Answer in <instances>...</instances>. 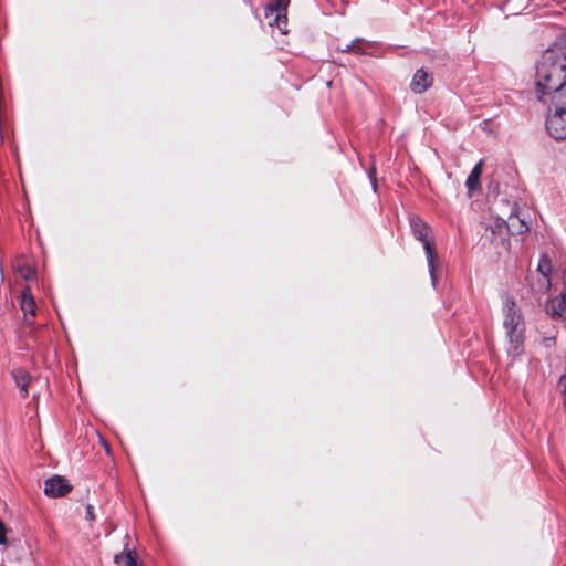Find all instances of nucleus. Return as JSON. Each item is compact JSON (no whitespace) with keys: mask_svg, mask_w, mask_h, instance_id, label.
I'll use <instances>...</instances> for the list:
<instances>
[{"mask_svg":"<svg viewBox=\"0 0 566 566\" xmlns=\"http://www.w3.org/2000/svg\"><path fill=\"white\" fill-rule=\"evenodd\" d=\"M538 96L566 91V39H558L542 55L536 69Z\"/></svg>","mask_w":566,"mask_h":566,"instance_id":"f257e3e1","label":"nucleus"},{"mask_svg":"<svg viewBox=\"0 0 566 566\" xmlns=\"http://www.w3.org/2000/svg\"><path fill=\"white\" fill-rule=\"evenodd\" d=\"M530 285L536 294H544L551 289V276H535L532 274Z\"/></svg>","mask_w":566,"mask_h":566,"instance_id":"4468645a","label":"nucleus"},{"mask_svg":"<svg viewBox=\"0 0 566 566\" xmlns=\"http://www.w3.org/2000/svg\"><path fill=\"white\" fill-rule=\"evenodd\" d=\"M547 105L546 129L555 139H566V91L538 96Z\"/></svg>","mask_w":566,"mask_h":566,"instance_id":"f03ea898","label":"nucleus"},{"mask_svg":"<svg viewBox=\"0 0 566 566\" xmlns=\"http://www.w3.org/2000/svg\"><path fill=\"white\" fill-rule=\"evenodd\" d=\"M552 264L547 255H542L535 272V276H551Z\"/></svg>","mask_w":566,"mask_h":566,"instance_id":"dca6fc26","label":"nucleus"},{"mask_svg":"<svg viewBox=\"0 0 566 566\" xmlns=\"http://www.w3.org/2000/svg\"><path fill=\"white\" fill-rule=\"evenodd\" d=\"M368 45H369V42H367L360 38H356L352 41V52L355 53L356 55H363L366 53L365 46H368Z\"/></svg>","mask_w":566,"mask_h":566,"instance_id":"f3484780","label":"nucleus"},{"mask_svg":"<svg viewBox=\"0 0 566 566\" xmlns=\"http://www.w3.org/2000/svg\"><path fill=\"white\" fill-rule=\"evenodd\" d=\"M522 323V316L516 310V305L513 301H509L505 305V318L504 328L509 338L511 349L518 354L521 345L523 343L520 325Z\"/></svg>","mask_w":566,"mask_h":566,"instance_id":"7ed1b4c3","label":"nucleus"},{"mask_svg":"<svg viewBox=\"0 0 566 566\" xmlns=\"http://www.w3.org/2000/svg\"><path fill=\"white\" fill-rule=\"evenodd\" d=\"M290 0H273L265 8V19L271 27L275 25L283 34L287 33L286 10Z\"/></svg>","mask_w":566,"mask_h":566,"instance_id":"20e7f679","label":"nucleus"},{"mask_svg":"<svg viewBox=\"0 0 566 566\" xmlns=\"http://www.w3.org/2000/svg\"><path fill=\"white\" fill-rule=\"evenodd\" d=\"M432 76L423 69H419L416 71L412 77L410 90L416 94H421L426 92L432 85Z\"/></svg>","mask_w":566,"mask_h":566,"instance_id":"0eeeda50","label":"nucleus"},{"mask_svg":"<svg viewBox=\"0 0 566 566\" xmlns=\"http://www.w3.org/2000/svg\"><path fill=\"white\" fill-rule=\"evenodd\" d=\"M72 491V485L61 475H53L44 482V493L50 497H61Z\"/></svg>","mask_w":566,"mask_h":566,"instance_id":"39448f33","label":"nucleus"},{"mask_svg":"<svg viewBox=\"0 0 566 566\" xmlns=\"http://www.w3.org/2000/svg\"><path fill=\"white\" fill-rule=\"evenodd\" d=\"M114 562L117 566H137L135 556L130 551L116 554Z\"/></svg>","mask_w":566,"mask_h":566,"instance_id":"2eb2a0df","label":"nucleus"},{"mask_svg":"<svg viewBox=\"0 0 566 566\" xmlns=\"http://www.w3.org/2000/svg\"><path fill=\"white\" fill-rule=\"evenodd\" d=\"M20 307L23 312V319L27 324H32L35 315V302L30 287H25L20 297Z\"/></svg>","mask_w":566,"mask_h":566,"instance_id":"423d86ee","label":"nucleus"},{"mask_svg":"<svg viewBox=\"0 0 566 566\" xmlns=\"http://www.w3.org/2000/svg\"><path fill=\"white\" fill-rule=\"evenodd\" d=\"M421 242H422L423 249L426 251V256H427V261H428V266H429L430 275H431L432 281L434 283L436 282L434 261L437 259L436 245H434V242L432 241V238H429V239H427L424 241H421Z\"/></svg>","mask_w":566,"mask_h":566,"instance_id":"f8f14e48","label":"nucleus"},{"mask_svg":"<svg viewBox=\"0 0 566 566\" xmlns=\"http://www.w3.org/2000/svg\"><path fill=\"white\" fill-rule=\"evenodd\" d=\"M410 227L415 238L420 242L431 238L430 227L419 217L413 216L410 218Z\"/></svg>","mask_w":566,"mask_h":566,"instance_id":"9d476101","label":"nucleus"},{"mask_svg":"<svg viewBox=\"0 0 566 566\" xmlns=\"http://www.w3.org/2000/svg\"><path fill=\"white\" fill-rule=\"evenodd\" d=\"M560 384L564 386L563 394H564L565 403H566V379L564 377L560 379Z\"/></svg>","mask_w":566,"mask_h":566,"instance_id":"4be33fe9","label":"nucleus"},{"mask_svg":"<svg viewBox=\"0 0 566 566\" xmlns=\"http://www.w3.org/2000/svg\"><path fill=\"white\" fill-rule=\"evenodd\" d=\"M20 272L25 280H32L35 276V271L29 266L20 269Z\"/></svg>","mask_w":566,"mask_h":566,"instance_id":"a211bd4d","label":"nucleus"},{"mask_svg":"<svg viewBox=\"0 0 566 566\" xmlns=\"http://www.w3.org/2000/svg\"><path fill=\"white\" fill-rule=\"evenodd\" d=\"M0 544H7V527L2 521H0Z\"/></svg>","mask_w":566,"mask_h":566,"instance_id":"6ab92c4d","label":"nucleus"},{"mask_svg":"<svg viewBox=\"0 0 566 566\" xmlns=\"http://www.w3.org/2000/svg\"><path fill=\"white\" fill-rule=\"evenodd\" d=\"M545 308L546 313L553 318L563 317L566 311V292H562L557 296L549 298Z\"/></svg>","mask_w":566,"mask_h":566,"instance_id":"6e6552de","label":"nucleus"},{"mask_svg":"<svg viewBox=\"0 0 566 566\" xmlns=\"http://www.w3.org/2000/svg\"><path fill=\"white\" fill-rule=\"evenodd\" d=\"M12 377L17 387L20 389L24 397L28 396V387L31 381V376L24 369L18 368L12 371Z\"/></svg>","mask_w":566,"mask_h":566,"instance_id":"ddd939ff","label":"nucleus"},{"mask_svg":"<svg viewBox=\"0 0 566 566\" xmlns=\"http://www.w3.org/2000/svg\"><path fill=\"white\" fill-rule=\"evenodd\" d=\"M505 222H506L507 230L512 234H521L523 232L528 231V229H530L528 226L526 224V222L523 219H521L518 217V214L516 213L515 206L512 208V211L509 214L507 220Z\"/></svg>","mask_w":566,"mask_h":566,"instance_id":"9b49d317","label":"nucleus"},{"mask_svg":"<svg viewBox=\"0 0 566 566\" xmlns=\"http://www.w3.org/2000/svg\"><path fill=\"white\" fill-rule=\"evenodd\" d=\"M85 518L88 520V521H94L95 520L94 506L91 505V504L86 505V516H85Z\"/></svg>","mask_w":566,"mask_h":566,"instance_id":"aec40b11","label":"nucleus"},{"mask_svg":"<svg viewBox=\"0 0 566 566\" xmlns=\"http://www.w3.org/2000/svg\"><path fill=\"white\" fill-rule=\"evenodd\" d=\"M342 52H352V42L346 44L344 48H339Z\"/></svg>","mask_w":566,"mask_h":566,"instance_id":"412c9836","label":"nucleus"},{"mask_svg":"<svg viewBox=\"0 0 566 566\" xmlns=\"http://www.w3.org/2000/svg\"><path fill=\"white\" fill-rule=\"evenodd\" d=\"M483 171V160H480L471 170L467 178L465 187L468 189L469 197H472L473 192L479 190L481 187V175Z\"/></svg>","mask_w":566,"mask_h":566,"instance_id":"1a4fd4ad","label":"nucleus"}]
</instances>
